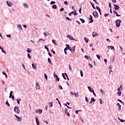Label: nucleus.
<instances>
[{
  "label": "nucleus",
  "instance_id": "1",
  "mask_svg": "<svg viewBox=\"0 0 125 125\" xmlns=\"http://www.w3.org/2000/svg\"><path fill=\"white\" fill-rule=\"evenodd\" d=\"M14 111L15 112V113H16V114H17V115H18V114H20V109H19V107H18L17 106H15L14 107Z\"/></svg>",
  "mask_w": 125,
  "mask_h": 125
},
{
  "label": "nucleus",
  "instance_id": "2",
  "mask_svg": "<svg viewBox=\"0 0 125 125\" xmlns=\"http://www.w3.org/2000/svg\"><path fill=\"white\" fill-rule=\"evenodd\" d=\"M121 23H122V20H121L120 19L117 20L115 21L116 26V27H117V28H119V27H120V26H121Z\"/></svg>",
  "mask_w": 125,
  "mask_h": 125
},
{
  "label": "nucleus",
  "instance_id": "3",
  "mask_svg": "<svg viewBox=\"0 0 125 125\" xmlns=\"http://www.w3.org/2000/svg\"><path fill=\"white\" fill-rule=\"evenodd\" d=\"M54 77L56 81V82H59L60 81V78H59V77L57 76V74L55 73V72L54 73Z\"/></svg>",
  "mask_w": 125,
  "mask_h": 125
},
{
  "label": "nucleus",
  "instance_id": "4",
  "mask_svg": "<svg viewBox=\"0 0 125 125\" xmlns=\"http://www.w3.org/2000/svg\"><path fill=\"white\" fill-rule=\"evenodd\" d=\"M6 3L7 6H9V7H11L13 5V4L12 3V2L9 1H6Z\"/></svg>",
  "mask_w": 125,
  "mask_h": 125
},
{
  "label": "nucleus",
  "instance_id": "5",
  "mask_svg": "<svg viewBox=\"0 0 125 125\" xmlns=\"http://www.w3.org/2000/svg\"><path fill=\"white\" fill-rule=\"evenodd\" d=\"M89 17L90 18H89V20H90V21L88 22V23L90 24V23H93V17L90 15Z\"/></svg>",
  "mask_w": 125,
  "mask_h": 125
},
{
  "label": "nucleus",
  "instance_id": "6",
  "mask_svg": "<svg viewBox=\"0 0 125 125\" xmlns=\"http://www.w3.org/2000/svg\"><path fill=\"white\" fill-rule=\"evenodd\" d=\"M15 117L17 119V121L18 122H21L22 121V118L21 117H19V116L17 115L14 114Z\"/></svg>",
  "mask_w": 125,
  "mask_h": 125
},
{
  "label": "nucleus",
  "instance_id": "7",
  "mask_svg": "<svg viewBox=\"0 0 125 125\" xmlns=\"http://www.w3.org/2000/svg\"><path fill=\"white\" fill-rule=\"evenodd\" d=\"M76 46H74L73 47L70 48V49H69L70 51L72 52V53H74L75 52V50H76Z\"/></svg>",
  "mask_w": 125,
  "mask_h": 125
},
{
  "label": "nucleus",
  "instance_id": "8",
  "mask_svg": "<svg viewBox=\"0 0 125 125\" xmlns=\"http://www.w3.org/2000/svg\"><path fill=\"white\" fill-rule=\"evenodd\" d=\"M36 113H37L38 114H40V115H42V109H39V110H36Z\"/></svg>",
  "mask_w": 125,
  "mask_h": 125
},
{
  "label": "nucleus",
  "instance_id": "9",
  "mask_svg": "<svg viewBox=\"0 0 125 125\" xmlns=\"http://www.w3.org/2000/svg\"><path fill=\"white\" fill-rule=\"evenodd\" d=\"M114 9L115 10H119V9H120V6L117 4H114Z\"/></svg>",
  "mask_w": 125,
  "mask_h": 125
},
{
  "label": "nucleus",
  "instance_id": "10",
  "mask_svg": "<svg viewBox=\"0 0 125 125\" xmlns=\"http://www.w3.org/2000/svg\"><path fill=\"white\" fill-rule=\"evenodd\" d=\"M66 38H68V39H69V40H71V41L72 40H75V39H74V37H73V36H72L70 35H66Z\"/></svg>",
  "mask_w": 125,
  "mask_h": 125
},
{
  "label": "nucleus",
  "instance_id": "11",
  "mask_svg": "<svg viewBox=\"0 0 125 125\" xmlns=\"http://www.w3.org/2000/svg\"><path fill=\"white\" fill-rule=\"evenodd\" d=\"M96 8L97 10H98L100 15H101V14H102V13H101V9H100V8H99V7L98 6H97L96 7Z\"/></svg>",
  "mask_w": 125,
  "mask_h": 125
},
{
  "label": "nucleus",
  "instance_id": "12",
  "mask_svg": "<svg viewBox=\"0 0 125 125\" xmlns=\"http://www.w3.org/2000/svg\"><path fill=\"white\" fill-rule=\"evenodd\" d=\"M98 34H97V33L95 32H93L92 33V36L93 38H95V37H97Z\"/></svg>",
  "mask_w": 125,
  "mask_h": 125
},
{
  "label": "nucleus",
  "instance_id": "13",
  "mask_svg": "<svg viewBox=\"0 0 125 125\" xmlns=\"http://www.w3.org/2000/svg\"><path fill=\"white\" fill-rule=\"evenodd\" d=\"M36 124L37 125H40V121L39 120V118L38 117L35 118Z\"/></svg>",
  "mask_w": 125,
  "mask_h": 125
},
{
  "label": "nucleus",
  "instance_id": "14",
  "mask_svg": "<svg viewBox=\"0 0 125 125\" xmlns=\"http://www.w3.org/2000/svg\"><path fill=\"white\" fill-rule=\"evenodd\" d=\"M23 5L25 8H29V5L26 3H23Z\"/></svg>",
  "mask_w": 125,
  "mask_h": 125
},
{
  "label": "nucleus",
  "instance_id": "15",
  "mask_svg": "<svg viewBox=\"0 0 125 125\" xmlns=\"http://www.w3.org/2000/svg\"><path fill=\"white\" fill-rule=\"evenodd\" d=\"M92 15H93L94 18H98L99 15L95 14V12L94 11L93 12Z\"/></svg>",
  "mask_w": 125,
  "mask_h": 125
},
{
  "label": "nucleus",
  "instance_id": "16",
  "mask_svg": "<svg viewBox=\"0 0 125 125\" xmlns=\"http://www.w3.org/2000/svg\"><path fill=\"white\" fill-rule=\"evenodd\" d=\"M87 88L88 89H89V91L91 92H92L93 91H94V90H93V88H91V87L88 86H87Z\"/></svg>",
  "mask_w": 125,
  "mask_h": 125
},
{
  "label": "nucleus",
  "instance_id": "17",
  "mask_svg": "<svg viewBox=\"0 0 125 125\" xmlns=\"http://www.w3.org/2000/svg\"><path fill=\"white\" fill-rule=\"evenodd\" d=\"M107 47L109 49H113V50H115V48L114 47V46H107Z\"/></svg>",
  "mask_w": 125,
  "mask_h": 125
},
{
  "label": "nucleus",
  "instance_id": "18",
  "mask_svg": "<svg viewBox=\"0 0 125 125\" xmlns=\"http://www.w3.org/2000/svg\"><path fill=\"white\" fill-rule=\"evenodd\" d=\"M49 105H50V106H49L50 108H52V107H53V102H51L49 103Z\"/></svg>",
  "mask_w": 125,
  "mask_h": 125
},
{
  "label": "nucleus",
  "instance_id": "19",
  "mask_svg": "<svg viewBox=\"0 0 125 125\" xmlns=\"http://www.w3.org/2000/svg\"><path fill=\"white\" fill-rule=\"evenodd\" d=\"M17 27L19 28V30H22V25L21 24H18Z\"/></svg>",
  "mask_w": 125,
  "mask_h": 125
},
{
  "label": "nucleus",
  "instance_id": "20",
  "mask_svg": "<svg viewBox=\"0 0 125 125\" xmlns=\"http://www.w3.org/2000/svg\"><path fill=\"white\" fill-rule=\"evenodd\" d=\"M52 8L53 9H56L57 8V5L56 4H54L52 6Z\"/></svg>",
  "mask_w": 125,
  "mask_h": 125
},
{
  "label": "nucleus",
  "instance_id": "21",
  "mask_svg": "<svg viewBox=\"0 0 125 125\" xmlns=\"http://www.w3.org/2000/svg\"><path fill=\"white\" fill-rule=\"evenodd\" d=\"M32 68H33V69H34V70H37V67H36V65H35V64L32 63Z\"/></svg>",
  "mask_w": 125,
  "mask_h": 125
},
{
  "label": "nucleus",
  "instance_id": "22",
  "mask_svg": "<svg viewBox=\"0 0 125 125\" xmlns=\"http://www.w3.org/2000/svg\"><path fill=\"white\" fill-rule=\"evenodd\" d=\"M48 62L49 64H51V65H52V62H51V60H50V58H48Z\"/></svg>",
  "mask_w": 125,
  "mask_h": 125
},
{
  "label": "nucleus",
  "instance_id": "23",
  "mask_svg": "<svg viewBox=\"0 0 125 125\" xmlns=\"http://www.w3.org/2000/svg\"><path fill=\"white\" fill-rule=\"evenodd\" d=\"M116 105H117V106L118 107H119V110H120V111H121V109L122 105H121L120 104V103H117V104H116Z\"/></svg>",
  "mask_w": 125,
  "mask_h": 125
},
{
  "label": "nucleus",
  "instance_id": "24",
  "mask_svg": "<svg viewBox=\"0 0 125 125\" xmlns=\"http://www.w3.org/2000/svg\"><path fill=\"white\" fill-rule=\"evenodd\" d=\"M84 41L86 42V43H87L88 42V39H87V38L85 37L84 38Z\"/></svg>",
  "mask_w": 125,
  "mask_h": 125
},
{
  "label": "nucleus",
  "instance_id": "25",
  "mask_svg": "<svg viewBox=\"0 0 125 125\" xmlns=\"http://www.w3.org/2000/svg\"><path fill=\"white\" fill-rule=\"evenodd\" d=\"M80 21H81V22H82V23L83 24V23H85V21H84V20H83V19L81 18V19H80Z\"/></svg>",
  "mask_w": 125,
  "mask_h": 125
},
{
  "label": "nucleus",
  "instance_id": "26",
  "mask_svg": "<svg viewBox=\"0 0 125 125\" xmlns=\"http://www.w3.org/2000/svg\"><path fill=\"white\" fill-rule=\"evenodd\" d=\"M5 104L8 107H10V104H9V103H8V101L6 102Z\"/></svg>",
  "mask_w": 125,
  "mask_h": 125
},
{
  "label": "nucleus",
  "instance_id": "27",
  "mask_svg": "<svg viewBox=\"0 0 125 125\" xmlns=\"http://www.w3.org/2000/svg\"><path fill=\"white\" fill-rule=\"evenodd\" d=\"M66 47L67 48V49H68L69 50H70V49H71V46H70V45H69V44H66Z\"/></svg>",
  "mask_w": 125,
  "mask_h": 125
},
{
  "label": "nucleus",
  "instance_id": "28",
  "mask_svg": "<svg viewBox=\"0 0 125 125\" xmlns=\"http://www.w3.org/2000/svg\"><path fill=\"white\" fill-rule=\"evenodd\" d=\"M26 51H27V52H28V53H31V51H32V50H31L30 48H28L27 49Z\"/></svg>",
  "mask_w": 125,
  "mask_h": 125
},
{
  "label": "nucleus",
  "instance_id": "29",
  "mask_svg": "<svg viewBox=\"0 0 125 125\" xmlns=\"http://www.w3.org/2000/svg\"><path fill=\"white\" fill-rule=\"evenodd\" d=\"M20 101H21V99H17V103L18 104V105H19L20 104Z\"/></svg>",
  "mask_w": 125,
  "mask_h": 125
},
{
  "label": "nucleus",
  "instance_id": "30",
  "mask_svg": "<svg viewBox=\"0 0 125 125\" xmlns=\"http://www.w3.org/2000/svg\"><path fill=\"white\" fill-rule=\"evenodd\" d=\"M100 92L102 94V95H103V94H105V92L103 90H102V89H100Z\"/></svg>",
  "mask_w": 125,
  "mask_h": 125
},
{
  "label": "nucleus",
  "instance_id": "31",
  "mask_svg": "<svg viewBox=\"0 0 125 125\" xmlns=\"http://www.w3.org/2000/svg\"><path fill=\"white\" fill-rule=\"evenodd\" d=\"M44 48H45V49L47 50V52H49V49H48V47H47V46L45 45Z\"/></svg>",
  "mask_w": 125,
  "mask_h": 125
},
{
  "label": "nucleus",
  "instance_id": "32",
  "mask_svg": "<svg viewBox=\"0 0 125 125\" xmlns=\"http://www.w3.org/2000/svg\"><path fill=\"white\" fill-rule=\"evenodd\" d=\"M91 102H95V101H96V100H95V99H94V98H91Z\"/></svg>",
  "mask_w": 125,
  "mask_h": 125
},
{
  "label": "nucleus",
  "instance_id": "33",
  "mask_svg": "<svg viewBox=\"0 0 125 125\" xmlns=\"http://www.w3.org/2000/svg\"><path fill=\"white\" fill-rule=\"evenodd\" d=\"M62 76L64 79V80H67V78H66V77H65V73H62Z\"/></svg>",
  "mask_w": 125,
  "mask_h": 125
},
{
  "label": "nucleus",
  "instance_id": "34",
  "mask_svg": "<svg viewBox=\"0 0 125 125\" xmlns=\"http://www.w3.org/2000/svg\"><path fill=\"white\" fill-rule=\"evenodd\" d=\"M65 19L66 20H67L68 21H72V20L71 19H70V18L67 17H65Z\"/></svg>",
  "mask_w": 125,
  "mask_h": 125
},
{
  "label": "nucleus",
  "instance_id": "35",
  "mask_svg": "<svg viewBox=\"0 0 125 125\" xmlns=\"http://www.w3.org/2000/svg\"><path fill=\"white\" fill-rule=\"evenodd\" d=\"M91 5H92V7L93 8V9H95V6H94V4L93 3L91 2Z\"/></svg>",
  "mask_w": 125,
  "mask_h": 125
},
{
  "label": "nucleus",
  "instance_id": "36",
  "mask_svg": "<svg viewBox=\"0 0 125 125\" xmlns=\"http://www.w3.org/2000/svg\"><path fill=\"white\" fill-rule=\"evenodd\" d=\"M27 58H28V59H31V58H32V57H31V55L29 53L27 54Z\"/></svg>",
  "mask_w": 125,
  "mask_h": 125
},
{
  "label": "nucleus",
  "instance_id": "37",
  "mask_svg": "<svg viewBox=\"0 0 125 125\" xmlns=\"http://www.w3.org/2000/svg\"><path fill=\"white\" fill-rule=\"evenodd\" d=\"M52 42L53 43H54V44H55V45H57V44H56V42L55 41V40H52Z\"/></svg>",
  "mask_w": 125,
  "mask_h": 125
},
{
  "label": "nucleus",
  "instance_id": "38",
  "mask_svg": "<svg viewBox=\"0 0 125 125\" xmlns=\"http://www.w3.org/2000/svg\"><path fill=\"white\" fill-rule=\"evenodd\" d=\"M117 94H118V95H119V96H121V95H122V91L118 92L117 93Z\"/></svg>",
  "mask_w": 125,
  "mask_h": 125
},
{
  "label": "nucleus",
  "instance_id": "39",
  "mask_svg": "<svg viewBox=\"0 0 125 125\" xmlns=\"http://www.w3.org/2000/svg\"><path fill=\"white\" fill-rule=\"evenodd\" d=\"M44 78H45L46 81H47V75H46V74L44 73Z\"/></svg>",
  "mask_w": 125,
  "mask_h": 125
},
{
  "label": "nucleus",
  "instance_id": "40",
  "mask_svg": "<svg viewBox=\"0 0 125 125\" xmlns=\"http://www.w3.org/2000/svg\"><path fill=\"white\" fill-rule=\"evenodd\" d=\"M80 74L82 77H83V70L80 71Z\"/></svg>",
  "mask_w": 125,
  "mask_h": 125
},
{
  "label": "nucleus",
  "instance_id": "41",
  "mask_svg": "<svg viewBox=\"0 0 125 125\" xmlns=\"http://www.w3.org/2000/svg\"><path fill=\"white\" fill-rule=\"evenodd\" d=\"M64 113H65V115L67 114V113H68V109H67V108L64 109Z\"/></svg>",
  "mask_w": 125,
  "mask_h": 125
},
{
  "label": "nucleus",
  "instance_id": "42",
  "mask_svg": "<svg viewBox=\"0 0 125 125\" xmlns=\"http://www.w3.org/2000/svg\"><path fill=\"white\" fill-rule=\"evenodd\" d=\"M79 13H80V14H82V7H81L79 8Z\"/></svg>",
  "mask_w": 125,
  "mask_h": 125
},
{
  "label": "nucleus",
  "instance_id": "43",
  "mask_svg": "<svg viewBox=\"0 0 125 125\" xmlns=\"http://www.w3.org/2000/svg\"><path fill=\"white\" fill-rule=\"evenodd\" d=\"M40 88H41V87L40 86V85H39V86H36V89L37 90H38V89H40Z\"/></svg>",
  "mask_w": 125,
  "mask_h": 125
},
{
  "label": "nucleus",
  "instance_id": "44",
  "mask_svg": "<svg viewBox=\"0 0 125 125\" xmlns=\"http://www.w3.org/2000/svg\"><path fill=\"white\" fill-rule=\"evenodd\" d=\"M117 101H119V102H120V103H122V104H124V102H123V101H122V100H120V99H117Z\"/></svg>",
  "mask_w": 125,
  "mask_h": 125
},
{
  "label": "nucleus",
  "instance_id": "45",
  "mask_svg": "<svg viewBox=\"0 0 125 125\" xmlns=\"http://www.w3.org/2000/svg\"><path fill=\"white\" fill-rule=\"evenodd\" d=\"M75 93H74L72 91L70 92V94H71V95H75Z\"/></svg>",
  "mask_w": 125,
  "mask_h": 125
},
{
  "label": "nucleus",
  "instance_id": "46",
  "mask_svg": "<svg viewBox=\"0 0 125 125\" xmlns=\"http://www.w3.org/2000/svg\"><path fill=\"white\" fill-rule=\"evenodd\" d=\"M74 95H75V97H79V93H75Z\"/></svg>",
  "mask_w": 125,
  "mask_h": 125
},
{
  "label": "nucleus",
  "instance_id": "47",
  "mask_svg": "<svg viewBox=\"0 0 125 125\" xmlns=\"http://www.w3.org/2000/svg\"><path fill=\"white\" fill-rule=\"evenodd\" d=\"M58 87H59V89H61V90H62V89H63V87H62V86H61V85H59Z\"/></svg>",
  "mask_w": 125,
  "mask_h": 125
},
{
  "label": "nucleus",
  "instance_id": "48",
  "mask_svg": "<svg viewBox=\"0 0 125 125\" xmlns=\"http://www.w3.org/2000/svg\"><path fill=\"white\" fill-rule=\"evenodd\" d=\"M85 101L88 103L89 101H88V98H87L86 97H85Z\"/></svg>",
  "mask_w": 125,
  "mask_h": 125
},
{
  "label": "nucleus",
  "instance_id": "49",
  "mask_svg": "<svg viewBox=\"0 0 125 125\" xmlns=\"http://www.w3.org/2000/svg\"><path fill=\"white\" fill-rule=\"evenodd\" d=\"M89 66H90V68H93V65L91 64V63H88Z\"/></svg>",
  "mask_w": 125,
  "mask_h": 125
},
{
  "label": "nucleus",
  "instance_id": "50",
  "mask_svg": "<svg viewBox=\"0 0 125 125\" xmlns=\"http://www.w3.org/2000/svg\"><path fill=\"white\" fill-rule=\"evenodd\" d=\"M119 121L121 122V123H125V120H123V119H119Z\"/></svg>",
  "mask_w": 125,
  "mask_h": 125
},
{
  "label": "nucleus",
  "instance_id": "51",
  "mask_svg": "<svg viewBox=\"0 0 125 125\" xmlns=\"http://www.w3.org/2000/svg\"><path fill=\"white\" fill-rule=\"evenodd\" d=\"M84 58H85V59H87V60H88V59H89L88 58V56H87V55H85Z\"/></svg>",
  "mask_w": 125,
  "mask_h": 125
},
{
  "label": "nucleus",
  "instance_id": "52",
  "mask_svg": "<svg viewBox=\"0 0 125 125\" xmlns=\"http://www.w3.org/2000/svg\"><path fill=\"white\" fill-rule=\"evenodd\" d=\"M81 111H82V110H76L75 113L76 114H77V115H78V114H79V112H81Z\"/></svg>",
  "mask_w": 125,
  "mask_h": 125
},
{
  "label": "nucleus",
  "instance_id": "53",
  "mask_svg": "<svg viewBox=\"0 0 125 125\" xmlns=\"http://www.w3.org/2000/svg\"><path fill=\"white\" fill-rule=\"evenodd\" d=\"M50 4H55V1H51L50 2Z\"/></svg>",
  "mask_w": 125,
  "mask_h": 125
},
{
  "label": "nucleus",
  "instance_id": "54",
  "mask_svg": "<svg viewBox=\"0 0 125 125\" xmlns=\"http://www.w3.org/2000/svg\"><path fill=\"white\" fill-rule=\"evenodd\" d=\"M1 50L3 53H4V54H6V52L5 51H4V50H3V49Z\"/></svg>",
  "mask_w": 125,
  "mask_h": 125
},
{
  "label": "nucleus",
  "instance_id": "55",
  "mask_svg": "<svg viewBox=\"0 0 125 125\" xmlns=\"http://www.w3.org/2000/svg\"><path fill=\"white\" fill-rule=\"evenodd\" d=\"M74 15L76 16V15H78V13H77V11H74Z\"/></svg>",
  "mask_w": 125,
  "mask_h": 125
},
{
  "label": "nucleus",
  "instance_id": "56",
  "mask_svg": "<svg viewBox=\"0 0 125 125\" xmlns=\"http://www.w3.org/2000/svg\"><path fill=\"white\" fill-rule=\"evenodd\" d=\"M109 7L111 9L112 8V4L111 3V2L109 3Z\"/></svg>",
  "mask_w": 125,
  "mask_h": 125
},
{
  "label": "nucleus",
  "instance_id": "57",
  "mask_svg": "<svg viewBox=\"0 0 125 125\" xmlns=\"http://www.w3.org/2000/svg\"><path fill=\"white\" fill-rule=\"evenodd\" d=\"M96 57L98 58V59L100 60V56H99V55L97 54L96 55Z\"/></svg>",
  "mask_w": 125,
  "mask_h": 125
},
{
  "label": "nucleus",
  "instance_id": "58",
  "mask_svg": "<svg viewBox=\"0 0 125 125\" xmlns=\"http://www.w3.org/2000/svg\"><path fill=\"white\" fill-rule=\"evenodd\" d=\"M51 52H52V53H53V54H55V52L54 51V50H53V48H52L51 50Z\"/></svg>",
  "mask_w": 125,
  "mask_h": 125
},
{
  "label": "nucleus",
  "instance_id": "59",
  "mask_svg": "<svg viewBox=\"0 0 125 125\" xmlns=\"http://www.w3.org/2000/svg\"><path fill=\"white\" fill-rule=\"evenodd\" d=\"M64 4H66V5H68V1H64Z\"/></svg>",
  "mask_w": 125,
  "mask_h": 125
},
{
  "label": "nucleus",
  "instance_id": "60",
  "mask_svg": "<svg viewBox=\"0 0 125 125\" xmlns=\"http://www.w3.org/2000/svg\"><path fill=\"white\" fill-rule=\"evenodd\" d=\"M104 17H107V16H109V14H105L104 15Z\"/></svg>",
  "mask_w": 125,
  "mask_h": 125
},
{
  "label": "nucleus",
  "instance_id": "61",
  "mask_svg": "<svg viewBox=\"0 0 125 125\" xmlns=\"http://www.w3.org/2000/svg\"><path fill=\"white\" fill-rule=\"evenodd\" d=\"M99 100H100V104H102V103L103 102V101H102V99H100Z\"/></svg>",
  "mask_w": 125,
  "mask_h": 125
},
{
  "label": "nucleus",
  "instance_id": "62",
  "mask_svg": "<svg viewBox=\"0 0 125 125\" xmlns=\"http://www.w3.org/2000/svg\"><path fill=\"white\" fill-rule=\"evenodd\" d=\"M39 85H40V83H39L38 82H37L36 83V86H39Z\"/></svg>",
  "mask_w": 125,
  "mask_h": 125
},
{
  "label": "nucleus",
  "instance_id": "63",
  "mask_svg": "<svg viewBox=\"0 0 125 125\" xmlns=\"http://www.w3.org/2000/svg\"><path fill=\"white\" fill-rule=\"evenodd\" d=\"M69 68L70 71H72V67H71V65L70 64H69Z\"/></svg>",
  "mask_w": 125,
  "mask_h": 125
},
{
  "label": "nucleus",
  "instance_id": "64",
  "mask_svg": "<svg viewBox=\"0 0 125 125\" xmlns=\"http://www.w3.org/2000/svg\"><path fill=\"white\" fill-rule=\"evenodd\" d=\"M60 11L62 12V11H64V8H61L60 9Z\"/></svg>",
  "mask_w": 125,
  "mask_h": 125
}]
</instances>
